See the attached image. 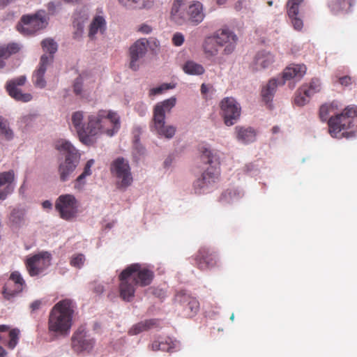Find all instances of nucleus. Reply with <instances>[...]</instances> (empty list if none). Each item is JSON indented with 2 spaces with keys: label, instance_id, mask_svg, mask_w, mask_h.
Masks as SVG:
<instances>
[{
  "label": "nucleus",
  "instance_id": "nucleus-1",
  "mask_svg": "<svg viewBox=\"0 0 357 357\" xmlns=\"http://www.w3.org/2000/svg\"><path fill=\"white\" fill-rule=\"evenodd\" d=\"M71 120L79 140L88 146L95 143L94 137L102 133L112 137L120 128L119 116L112 111L102 109L89 115L86 124L83 123V112L77 111L72 114Z\"/></svg>",
  "mask_w": 357,
  "mask_h": 357
},
{
  "label": "nucleus",
  "instance_id": "nucleus-2",
  "mask_svg": "<svg viewBox=\"0 0 357 357\" xmlns=\"http://www.w3.org/2000/svg\"><path fill=\"white\" fill-rule=\"evenodd\" d=\"M338 102L325 103L319 108V116L322 121H328V131L333 137H351L355 135L354 119L357 117V106L349 105L339 114L329 118L338 109Z\"/></svg>",
  "mask_w": 357,
  "mask_h": 357
},
{
  "label": "nucleus",
  "instance_id": "nucleus-3",
  "mask_svg": "<svg viewBox=\"0 0 357 357\" xmlns=\"http://www.w3.org/2000/svg\"><path fill=\"white\" fill-rule=\"evenodd\" d=\"M153 278V271L140 264L128 266L119 275L121 298L123 301H130L135 296V287L149 286Z\"/></svg>",
  "mask_w": 357,
  "mask_h": 357
},
{
  "label": "nucleus",
  "instance_id": "nucleus-4",
  "mask_svg": "<svg viewBox=\"0 0 357 357\" xmlns=\"http://www.w3.org/2000/svg\"><path fill=\"white\" fill-rule=\"evenodd\" d=\"M199 150L201 160L209 165V167L193 183V188L196 194L208 192L218 182L220 175V157L215 150H212L206 145H202Z\"/></svg>",
  "mask_w": 357,
  "mask_h": 357
},
{
  "label": "nucleus",
  "instance_id": "nucleus-5",
  "mask_svg": "<svg viewBox=\"0 0 357 357\" xmlns=\"http://www.w3.org/2000/svg\"><path fill=\"white\" fill-rule=\"evenodd\" d=\"M73 300L65 298L52 308L48 319V331L54 336H66L70 333L75 309Z\"/></svg>",
  "mask_w": 357,
  "mask_h": 357
},
{
  "label": "nucleus",
  "instance_id": "nucleus-6",
  "mask_svg": "<svg viewBox=\"0 0 357 357\" xmlns=\"http://www.w3.org/2000/svg\"><path fill=\"white\" fill-rule=\"evenodd\" d=\"M307 68L304 64H291L282 73V77L272 78L264 85L261 91L262 100L269 109L272 108L271 102L279 85H283L286 80L291 79H301L305 74Z\"/></svg>",
  "mask_w": 357,
  "mask_h": 357
},
{
  "label": "nucleus",
  "instance_id": "nucleus-7",
  "mask_svg": "<svg viewBox=\"0 0 357 357\" xmlns=\"http://www.w3.org/2000/svg\"><path fill=\"white\" fill-rule=\"evenodd\" d=\"M55 149L65 155V160L58 167L60 180L63 182L69 180L79 165L80 153L68 141L59 139L55 142Z\"/></svg>",
  "mask_w": 357,
  "mask_h": 357
},
{
  "label": "nucleus",
  "instance_id": "nucleus-8",
  "mask_svg": "<svg viewBox=\"0 0 357 357\" xmlns=\"http://www.w3.org/2000/svg\"><path fill=\"white\" fill-rule=\"evenodd\" d=\"M176 102V99L172 97L157 103L153 109L152 129L160 136L167 139L174 136L176 128L171 125H165V114L170 112Z\"/></svg>",
  "mask_w": 357,
  "mask_h": 357
},
{
  "label": "nucleus",
  "instance_id": "nucleus-9",
  "mask_svg": "<svg viewBox=\"0 0 357 357\" xmlns=\"http://www.w3.org/2000/svg\"><path fill=\"white\" fill-rule=\"evenodd\" d=\"M45 11L40 10L33 15H24L17 24V30L24 35H32L47 25Z\"/></svg>",
  "mask_w": 357,
  "mask_h": 357
},
{
  "label": "nucleus",
  "instance_id": "nucleus-10",
  "mask_svg": "<svg viewBox=\"0 0 357 357\" xmlns=\"http://www.w3.org/2000/svg\"><path fill=\"white\" fill-rule=\"evenodd\" d=\"M79 203L75 197L70 194L60 195L55 203V208L61 218L69 220L75 217L79 211Z\"/></svg>",
  "mask_w": 357,
  "mask_h": 357
},
{
  "label": "nucleus",
  "instance_id": "nucleus-11",
  "mask_svg": "<svg viewBox=\"0 0 357 357\" xmlns=\"http://www.w3.org/2000/svg\"><path fill=\"white\" fill-rule=\"evenodd\" d=\"M52 255L47 251H42L28 258L25 265L29 274L36 276L43 273L51 265Z\"/></svg>",
  "mask_w": 357,
  "mask_h": 357
},
{
  "label": "nucleus",
  "instance_id": "nucleus-12",
  "mask_svg": "<svg viewBox=\"0 0 357 357\" xmlns=\"http://www.w3.org/2000/svg\"><path fill=\"white\" fill-rule=\"evenodd\" d=\"M212 36L220 47H223L222 54H231L235 50L238 37L234 31L227 27H222L216 30Z\"/></svg>",
  "mask_w": 357,
  "mask_h": 357
},
{
  "label": "nucleus",
  "instance_id": "nucleus-13",
  "mask_svg": "<svg viewBox=\"0 0 357 357\" xmlns=\"http://www.w3.org/2000/svg\"><path fill=\"white\" fill-rule=\"evenodd\" d=\"M195 265L201 271L210 270L218 264L215 252L207 247H201L194 257Z\"/></svg>",
  "mask_w": 357,
  "mask_h": 357
},
{
  "label": "nucleus",
  "instance_id": "nucleus-14",
  "mask_svg": "<svg viewBox=\"0 0 357 357\" xmlns=\"http://www.w3.org/2000/svg\"><path fill=\"white\" fill-rule=\"evenodd\" d=\"M221 114L225 123L232 126L241 115V107L233 98H225L220 102Z\"/></svg>",
  "mask_w": 357,
  "mask_h": 357
},
{
  "label": "nucleus",
  "instance_id": "nucleus-15",
  "mask_svg": "<svg viewBox=\"0 0 357 357\" xmlns=\"http://www.w3.org/2000/svg\"><path fill=\"white\" fill-rule=\"evenodd\" d=\"M111 172L118 179L121 187L130 185L132 181L128 163L122 158L116 159L112 164Z\"/></svg>",
  "mask_w": 357,
  "mask_h": 357
},
{
  "label": "nucleus",
  "instance_id": "nucleus-16",
  "mask_svg": "<svg viewBox=\"0 0 357 357\" xmlns=\"http://www.w3.org/2000/svg\"><path fill=\"white\" fill-rule=\"evenodd\" d=\"M305 3V0H287L286 3L287 14L291 24L296 31H301L303 28V14L301 8Z\"/></svg>",
  "mask_w": 357,
  "mask_h": 357
},
{
  "label": "nucleus",
  "instance_id": "nucleus-17",
  "mask_svg": "<svg viewBox=\"0 0 357 357\" xmlns=\"http://www.w3.org/2000/svg\"><path fill=\"white\" fill-rule=\"evenodd\" d=\"M149 41L146 38H140L132 45L129 50L130 68L133 70H138L141 59L146 55Z\"/></svg>",
  "mask_w": 357,
  "mask_h": 357
},
{
  "label": "nucleus",
  "instance_id": "nucleus-18",
  "mask_svg": "<svg viewBox=\"0 0 357 357\" xmlns=\"http://www.w3.org/2000/svg\"><path fill=\"white\" fill-rule=\"evenodd\" d=\"M72 347L77 352L89 351L93 347L95 341L91 338L84 326L79 327L73 333L72 338Z\"/></svg>",
  "mask_w": 357,
  "mask_h": 357
},
{
  "label": "nucleus",
  "instance_id": "nucleus-19",
  "mask_svg": "<svg viewBox=\"0 0 357 357\" xmlns=\"http://www.w3.org/2000/svg\"><path fill=\"white\" fill-rule=\"evenodd\" d=\"M26 77L21 75L18 77L9 80L6 84V91L9 96L17 101L27 102L32 100V96L30 93H23L18 86L24 85Z\"/></svg>",
  "mask_w": 357,
  "mask_h": 357
},
{
  "label": "nucleus",
  "instance_id": "nucleus-20",
  "mask_svg": "<svg viewBox=\"0 0 357 357\" xmlns=\"http://www.w3.org/2000/svg\"><path fill=\"white\" fill-rule=\"evenodd\" d=\"M175 299L183 306L187 317H192L199 311V301L185 292L180 291L177 293Z\"/></svg>",
  "mask_w": 357,
  "mask_h": 357
},
{
  "label": "nucleus",
  "instance_id": "nucleus-21",
  "mask_svg": "<svg viewBox=\"0 0 357 357\" xmlns=\"http://www.w3.org/2000/svg\"><path fill=\"white\" fill-rule=\"evenodd\" d=\"M186 0H174L170 10V20L178 25L188 21Z\"/></svg>",
  "mask_w": 357,
  "mask_h": 357
},
{
  "label": "nucleus",
  "instance_id": "nucleus-22",
  "mask_svg": "<svg viewBox=\"0 0 357 357\" xmlns=\"http://www.w3.org/2000/svg\"><path fill=\"white\" fill-rule=\"evenodd\" d=\"M52 61V56L48 57L43 54L40 57L38 68L33 74V82L36 87L43 89L46 86V81L44 78L47 66Z\"/></svg>",
  "mask_w": 357,
  "mask_h": 357
},
{
  "label": "nucleus",
  "instance_id": "nucleus-23",
  "mask_svg": "<svg viewBox=\"0 0 357 357\" xmlns=\"http://www.w3.org/2000/svg\"><path fill=\"white\" fill-rule=\"evenodd\" d=\"M20 333L17 328L10 329L6 325H0V343L13 349L18 343Z\"/></svg>",
  "mask_w": 357,
  "mask_h": 357
},
{
  "label": "nucleus",
  "instance_id": "nucleus-24",
  "mask_svg": "<svg viewBox=\"0 0 357 357\" xmlns=\"http://www.w3.org/2000/svg\"><path fill=\"white\" fill-rule=\"evenodd\" d=\"M15 180V173L13 170L3 172L0 173V200L6 199L8 195L14 190L13 182Z\"/></svg>",
  "mask_w": 357,
  "mask_h": 357
},
{
  "label": "nucleus",
  "instance_id": "nucleus-25",
  "mask_svg": "<svg viewBox=\"0 0 357 357\" xmlns=\"http://www.w3.org/2000/svg\"><path fill=\"white\" fill-rule=\"evenodd\" d=\"M188 8V21L194 25H197L204 20L205 14L201 2L192 1Z\"/></svg>",
  "mask_w": 357,
  "mask_h": 357
},
{
  "label": "nucleus",
  "instance_id": "nucleus-26",
  "mask_svg": "<svg viewBox=\"0 0 357 357\" xmlns=\"http://www.w3.org/2000/svg\"><path fill=\"white\" fill-rule=\"evenodd\" d=\"M274 61V56L270 52L265 51L259 52L254 59L253 68L260 70L268 68Z\"/></svg>",
  "mask_w": 357,
  "mask_h": 357
},
{
  "label": "nucleus",
  "instance_id": "nucleus-27",
  "mask_svg": "<svg viewBox=\"0 0 357 357\" xmlns=\"http://www.w3.org/2000/svg\"><path fill=\"white\" fill-rule=\"evenodd\" d=\"M235 130L237 139L244 144L253 142L256 139V131L252 128L236 126Z\"/></svg>",
  "mask_w": 357,
  "mask_h": 357
},
{
  "label": "nucleus",
  "instance_id": "nucleus-28",
  "mask_svg": "<svg viewBox=\"0 0 357 357\" xmlns=\"http://www.w3.org/2000/svg\"><path fill=\"white\" fill-rule=\"evenodd\" d=\"M220 47L212 35L205 38L202 44L203 52L206 58L216 56L219 53Z\"/></svg>",
  "mask_w": 357,
  "mask_h": 357
},
{
  "label": "nucleus",
  "instance_id": "nucleus-29",
  "mask_svg": "<svg viewBox=\"0 0 357 357\" xmlns=\"http://www.w3.org/2000/svg\"><path fill=\"white\" fill-rule=\"evenodd\" d=\"M22 291V289L13 284L12 281L8 280L2 288L1 293L4 299L13 301V299Z\"/></svg>",
  "mask_w": 357,
  "mask_h": 357
},
{
  "label": "nucleus",
  "instance_id": "nucleus-30",
  "mask_svg": "<svg viewBox=\"0 0 357 357\" xmlns=\"http://www.w3.org/2000/svg\"><path fill=\"white\" fill-rule=\"evenodd\" d=\"M185 73L190 75H201L205 72L204 66L194 61H187L182 66Z\"/></svg>",
  "mask_w": 357,
  "mask_h": 357
},
{
  "label": "nucleus",
  "instance_id": "nucleus-31",
  "mask_svg": "<svg viewBox=\"0 0 357 357\" xmlns=\"http://www.w3.org/2000/svg\"><path fill=\"white\" fill-rule=\"evenodd\" d=\"M105 29V20L102 16L93 18L89 26V36L91 39L95 38L96 34L100 31L102 33Z\"/></svg>",
  "mask_w": 357,
  "mask_h": 357
},
{
  "label": "nucleus",
  "instance_id": "nucleus-32",
  "mask_svg": "<svg viewBox=\"0 0 357 357\" xmlns=\"http://www.w3.org/2000/svg\"><path fill=\"white\" fill-rule=\"evenodd\" d=\"M156 323V319H149L144 321L139 322L132 326V327L130 328V330L128 331V334L130 335H137L143 331H146L150 329L151 327L155 326Z\"/></svg>",
  "mask_w": 357,
  "mask_h": 357
},
{
  "label": "nucleus",
  "instance_id": "nucleus-33",
  "mask_svg": "<svg viewBox=\"0 0 357 357\" xmlns=\"http://www.w3.org/2000/svg\"><path fill=\"white\" fill-rule=\"evenodd\" d=\"M321 91V82L317 78H313L309 83V84H305L301 86V91L307 97H311L314 93H318Z\"/></svg>",
  "mask_w": 357,
  "mask_h": 357
},
{
  "label": "nucleus",
  "instance_id": "nucleus-34",
  "mask_svg": "<svg viewBox=\"0 0 357 357\" xmlns=\"http://www.w3.org/2000/svg\"><path fill=\"white\" fill-rule=\"evenodd\" d=\"M124 6L132 9H141L149 7L152 4V1L149 0H119Z\"/></svg>",
  "mask_w": 357,
  "mask_h": 357
},
{
  "label": "nucleus",
  "instance_id": "nucleus-35",
  "mask_svg": "<svg viewBox=\"0 0 357 357\" xmlns=\"http://www.w3.org/2000/svg\"><path fill=\"white\" fill-rule=\"evenodd\" d=\"M20 50L19 45L15 43L0 46V58L6 59L11 55L17 53Z\"/></svg>",
  "mask_w": 357,
  "mask_h": 357
},
{
  "label": "nucleus",
  "instance_id": "nucleus-36",
  "mask_svg": "<svg viewBox=\"0 0 357 357\" xmlns=\"http://www.w3.org/2000/svg\"><path fill=\"white\" fill-rule=\"evenodd\" d=\"M41 46L44 52L50 54L47 56H52L53 59V54L57 51L58 48L56 43L52 38H46L41 42Z\"/></svg>",
  "mask_w": 357,
  "mask_h": 357
},
{
  "label": "nucleus",
  "instance_id": "nucleus-37",
  "mask_svg": "<svg viewBox=\"0 0 357 357\" xmlns=\"http://www.w3.org/2000/svg\"><path fill=\"white\" fill-rule=\"evenodd\" d=\"M0 134L7 140H10L13 137V132L9 128L8 121L1 116H0Z\"/></svg>",
  "mask_w": 357,
  "mask_h": 357
},
{
  "label": "nucleus",
  "instance_id": "nucleus-38",
  "mask_svg": "<svg viewBox=\"0 0 357 357\" xmlns=\"http://www.w3.org/2000/svg\"><path fill=\"white\" fill-rule=\"evenodd\" d=\"M8 280L12 281L13 284L22 289L26 287L25 280L19 271H13L9 276Z\"/></svg>",
  "mask_w": 357,
  "mask_h": 357
},
{
  "label": "nucleus",
  "instance_id": "nucleus-39",
  "mask_svg": "<svg viewBox=\"0 0 357 357\" xmlns=\"http://www.w3.org/2000/svg\"><path fill=\"white\" fill-rule=\"evenodd\" d=\"M153 351H169L172 349L171 344L167 341L155 340L151 344Z\"/></svg>",
  "mask_w": 357,
  "mask_h": 357
},
{
  "label": "nucleus",
  "instance_id": "nucleus-40",
  "mask_svg": "<svg viewBox=\"0 0 357 357\" xmlns=\"http://www.w3.org/2000/svg\"><path fill=\"white\" fill-rule=\"evenodd\" d=\"M310 98V97H307L303 92L301 91V87H300L296 93L294 102L298 106H303L309 102Z\"/></svg>",
  "mask_w": 357,
  "mask_h": 357
},
{
  "label": "nucleus",
  "instance_id": "nucleus-41",
  "mask_svg": "<svg viewBox=\"0 0 357 357\" xmlns=\"http://www.w3.org/2000/svg\"><path fill=\"white\" fill-rule=\"evenodd\" d=\"M85 261L84 255L82 254L74 255L70 261V264L77 268H80Z\"/></svg>",
  "mask_w": 357,
  "mask_h": 357
},
{
  "label": "nucleus",
  "instance_id": "nucleus-42",
  "mask_svg": "<svg viewBox=\"0 0 357 357\" xmlns=\"http://www.w3.org/2000/svg\"><path fill=\"white\" fill-rule=\"evenodd\" d=\"M24 215L25 213L24 210L20 208H15L13 210L11 213L10 218L13 222L17 221H22L24 220Z\"/></svg>",
  "mask_w": 357,
  "mask_h": 357
},
{
  "label": "nucleus",
  "instance_id": "nucleus-43",
  "mask_svg": "<svg viewBox=\"0 0 357 357\" xmlns=\"http://www.w3.org/2000/svg\"><path fill=\"white\" fill-rule=\"evenodd\" d=\"M82 78L81 77H78L77 78H76L73 84V91L76 95L79 96L82 94Z\"/></svg>",
  "mask_w": 357,
  "mask_h": 357
},
{
  "label": "nucleus",
  "instance_id": "nucleus-44",
  "mask_svg": "<svg viewBox=\"0 0 357 357\" xmlns=\"http://www.w3.org/2000/svg\"><path fill=\"white\" fill-rule=\"evenodd\" d=\"M146 293L152 294V295H153L156 297L160 298H164L165 296V291L162 289L155 288V287L149 288L146 290Z\"/></svg>",
  "mask_w": 357,
  "mask_h": 357
},
{
  "label": "nucleus",
  "instance_id": "nucleus-45",
  "mask_svg": "<svg viewBox=\"0 0 357 357\" xmlns=\"http://www.w3.org/2000/svg\"><path fill=\"white\" fill-rule=\"evenodd\" d=\"M86 176L81 174L75 181L74 188L77 190H81L85 185Z\"/></svg>",
  "mask_w": 357,
  "mask_h": 357
},
{
  "label": "nucleus",
  "instance_id": "nucleus-46",
  "mask_svg": "<svg viewBox=\"0 0 357 357\" xmlns=\"http://www.w3.org/2000/svg\"><path fill=\"white\" fill-rule=\"evenodd\" d=\"M354 0H338L339 8L343 10H348L354 4Z\"/></svg>",
  "mask_w": 357,
  "mask_h": 357
},
{
  "label": "nucleus",
  "instance_id": "nucleus-47",
  "mask_svg": "<svg viewBox=\"0 0 357 357\" xmlns=\"http://www.w3.org/2000/svg\"><path fill=\"white\" fill-rule=\"evenodd\" d=\"M184 42V36L181 33H176L172 38V43L175 46H181Z\"/></svg>",
  "mask_w": 357,
  "mask_h": 357
},
{
  "label": "nucleus",
  "instance_id": "nucleus-48",
  "mask_svg": "<svg viewBox=\"0 0 357 357\" xmlns=\"http://www.w3.org/2000/svg\"><path fill=\"white\" fill-rule=\"evenodd\" d=\"M94 162H95V161L93 159L89 160L86 162V163L84 166V171L82 174L86 176L91 175V174H92L91 167L94 165Z\"/></svg>",
  "mask_w": 357,
  "mask_h": 357
},
{
  "label": "nucleus",
  "instance_id": "nucleus-49",
  "mask_svg": "<svg viewBox=\"0 0 357 357\" xmlns=\"http://www.w3.org/2000/svg\"><path fill=\"white\" fill-rule=\"evenodd\" d=\"M169 88L167 84H162L158 87L153 88L150 91L151 96H155L160 93H162L165 90H167Z\"/></svg>",
  "mask_w": 357,
  "mask_h": 357
},
{
  "label": "nucleus",
  "instance_id": "nucleus-50",
  "mask_svg": "<svg viewBox=\"0 0 357 357\" xmlns=\"http://www.w3.org/2000/svg\"><path fill=\"white\" fill-rule=\"evenodd\" d=\"M44 302L42 300H36L30 304V309L31 312H35L40 310Z\"/></svg>",
  "mask_w": 357,
  "mask_h": 357
},
{
  "label": "nucleus",
  "instance_id": "nucleus-51",
  "mask_svg": "<svg viewBox=\"0 0 357 357\" xmlns=\"http://www.w3.org/2000/svg\"><path fill=\"white\" fill-rule=\"evenodd\" d=\"M339 83L344 86H349L352 84V77L348 75L339 78Z\"/></svg>",
  "mask_w": 357,
  "mask_h": 357
},
{
  "label": "nucleus",
  "instance_id": "nucleus-52",
  "mask_svg": "<svg viewBox=\"0 0 357 357\" xmlns=\"http://www.w3.org/2000/svg\"><path fill=\"white\" fill-rule=\"evenodd\" d=\"M137 31L143 34H149L152 31V27L149 24H142L138 27Z\"/></svg>",
  "mask_w": 357,
  "mask_h": 357
},
{
  "label": "nucleus",
  "instance_id": "nucleus-53",
  "mask_svg": "<svg viewBox=\"0 0 357 357\" xmlns=\"http://www.w3.org/2000/svg\"><path fill=\"white\" fill-rule=\"evenodd\" d=\"M60 4H61L60 3H55L53 1L48 3L47 7L49 13L52 14V15L54 14L56 12V7L60 6Z\"/></svg>",
  "mask_w": 357,
  "mask_h": 357
},
{
  "label": "nucleus",
  "instance_id": "nucleus-54",
  "mask_svg": "<svg viewBox=\"0 0 357 357\" xmlns=\"http://www.w3.org/2000/svg\"><path fill=\"white\" fill-rule=\"evenodd\" d=\"M52 206L51 202L46 200L43 202V207L46 209H50Z\"/></svg>",
  "mask_w": 357,
  "mask_h": 357
},
{
  "label": "nucleus",
  "instance_id": "nucleus-55",
  "mask_svg": "<svg viewBox=\"0 0 357 357\" xmlns=\"http://www.w3.org/2000/svg\"><path fill=\"white\" fill-rule=\"evenodd\" d=\"M138 107H142V109H140V112H139V114L141 116H143L145 114L146 111V106L144 104L142 103V104L138 105ZM139 109V108H138V109Z\"/></svg>",
  "mask_w": 357,
  "mask_h": 357
},
{
  "label": "nucleus",
  "instance_id": "nucleus-56",
  "mask_svg": "<svg viewBox=\"0 0 357 357\" xmlns=\"http://www.w3.org/2000/svg\"><path fill=\"white\" fill-rule=\"evenodd\" d=\"M7 355V351L5 350V349L0 346V357H6Z\"/></svg>",
  "mask_w": 357,
  "mask_h": 357
},
{
  "label": "nucleus",
  "instance_id": "nucleus-57",
  "mask_svg": "<svg viewBox=\"0 0 357 357\" xmlns=\"http://www.w3.org/2000/svg\"><path fill=\"white\" fill-rule=\"evenodd\" d=\"M207 87L204 84H202V86H201V92L202 93H206L207 92Z\"/></svg>",
  "mask_w": 357,
  "mask_h": 357
},
{
  "label": "nucleus",
  "instance_id": "nucleus-58",
  "mask_svg": "<svg viewBox=\"0 0 357 357\" xmlns=\"http://www.w3.org/2000/svg\"><path fill=\"white\" fill-rule=\"evenodd\" d=\"M227 1V0H217V3L220 6L224 5L226 3Z\"/></svg>",
  "mask_w": 357,
  "mask_h": 357
},
{
  "label": "nucleus",
  "instance_id": "nucleus-59",
  "mask_svg": "<svg viewBox=\"0 0 357 357\" xmlns=\"http://www.w3.org/2000/svg\"><path fill=\"white\" fill-rule=\"evenodd\" d=\"M273 133H277L279 132V128L278 126H274L272 129Z\"/></svg>",
  "mask_w": 357,
  "mask_h": 357
},
{
  "label": "nucleus",
  "instance_id": "nucleus-60",
  "mask_svg": "<svg viewBox=\"0 0 357 357\" xmlns=\"http://www.w3.org/2000/svg\"><path fill=\"white\" fill-rule=\"evenodd\" d=\"M5 66V62L3 60L0 59V68H2Z\"/></svg>",
  "mask_w": 357,
  "mask_h": 357
},
{
  "label": "nucleus",
  "instance_id": "nucleus-61",
  "mask_svg": "<svg viewBox=\"0 0 357 357\" xmlns=\"http://www.w3.org/2000/svg\"><path fill=\"white\" fill-rule=\"evenodd\" d=\"M268 3L269 6H271L272 5V1H268Z\"/></svg>",
  "mask_w": 357,
  "mask_h": 357
},
{
  "label": "nucleus",
  "instance_id": "nucleus-62",
  "mask_svg": "<svg viewBox=\"0 0 357 357\" xmlns=\"http://www.w3.org/2000/svg\"><path fill=\"white\" fill-rule=\"evenodd\" d=\"M234 319V314H232L231 317V319Z\"/></svg>",
  "mask_w": 357,
  "mask_h": 357
}]
</instances>
